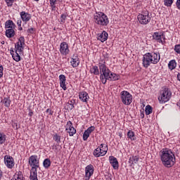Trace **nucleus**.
Here are the masks:
<instances>
[{"label": "nucleus", "mask_w": 180, "mask_h": 180, "mask_svg": "<svg viewBox=\"0 0 180 180\" xmlns=\"http://www.w3.org/2000/svg\"><path fill=\"white\" fill-rule=\"evenodd\" d=\"M93 154L94 157H96V158H98V157H103V155H105V152L102 153L101 149L98 147L96 149L94 150Z\"/></svg>", "instance_id": "23"}, {"label": "nucleus", "mask_w": 180, "mask_h": 180, "mask_svg": "<svg viewBox=\"0 0 180 180\" xmlns=\"http://www.w3.org/2000/svg\"><path fill=\"white\" fill-rule=\"evenodd\" d=\"M90 133L86 131V130L84 131V134H83V140L84 141H86V140H88V138L90 136Z\"/></svg>", "instance_id": "39"}, {"label": "nucleus", "mask_w": 180, "mask_h": 180, "mask_svg": "<svg viewBox=\"0 0 180 180\" xmlns=\"http://www.w3.org/2000/svg\"><path fill=\"white\" fill-rule=\"evenodd\" d=\"M119 80V75L115 73H110L108 81H117Z\"/></svg>", "instance_id": "33"}, {"label": "nucleus", "mask_w": 180, "mask_h": 180, "mask_svg": "<svg viewBox=\"0 0 180 180\" xmlns=\"http://www.w3.org/2000/svg\"><path fill=\"white\" fill-rule=\"evenodd\" d=\"M65 19H67V15L65 14H62L61 16H60L61 23H64Z\"/></svg>", "instance_id": "44"}, {"label": "nucleus", "mask_w": 180, "mask_h": 180, "mask_svg": "<svg viewBox=\"0 0 180 180\" xmlns=\"http://www.w3.org/2000/svg\"><path fill=\"white\" fill-rule=\"evenodd\" d=\"M169 69L172 70L176 68V61L175 60H172L168 63Z\"/></svg>", "instance_id": "29"}, {"label": "nucleus", "mask_w": 180, "mask_h": 180, "mask_svg": "<svg viewBox=\"0 0 180 180\" xmlns=\"http://www.w3.org/2000/svg\"><path fill=\"white\" fill-rule=\"evenodd\" d=\"M172 4H174V0H164V5L168 8L172 6Z\"/></svg>", "instance_id": "38"}, {"label": "nucleus", "mask_w": 180, "mask_h": 180, "mask_svg": "<svg viewBox=\"0 0 180 180\" xmlns=\"http://www.w3.org/2000/svg\"><path fill=\"white\" fill-rule=\"evenodd\" d=\"M27 32L29 34H33V33L36 32V30L33 27H31V28H29Z\"/></svg>", "instance_id": "42"}, {"label": "nucleus", "mask_w": 180, "mask_h": 180, "mask_svg": "<svg viewBox=\"0 0 180 180\" xmlns=\"http://www.w3.org/2000/svg\"><path fill=\"white\" fill-rule=\"evenodd\" d=\"M160 155L162 164L164 167H166V168H171L175 165V162H176L175 155L171 149H162L160 150Z\"/></svg>", "instance_id": "1"}, {"label": "nucleus", "mask_w": 180, "mask_h": 180, "mask_svg": "<svg viewBox=\"0 0 180 180\" xmlns=\"http://www.w3.org/2000/svg\"><path fill=\"white\" fill-rule=\"evenodd\" d=\"M145 113L146 115H151V113H153V107L150 105H146L145 108Z\"/></svg>", "instance_id": "34"}, {"label": "nucleus", "mask_w": 180, "mask_h": 180, "mask_svg": "<svg viewBox=\"0 0 180 180\" xmlns=\"http://www.w3.org/2000/svg\"><path fill=\"white\" fill-rule=\"evenodd\" d=\"M0 176H2V171L0 170Z\"/></svg>", "instance_id": "57"}, {"label": "nucleus", "mask_w": 180, "mask_h": 180, "mask_svg": "<svg viewBox=\"0 0 180 180\" xmlns=\"http://www.w3.org/2000/svg\"><path fill=\"white\" fill-rule=\"evenodd\" d=\"M59 51L62 56H67L70 53L68 44L65 41L60 43Z\"/></svg>", "instance_id": "9"}, {"label": "nucleus", "mask_w": 180, "mask_h": 180, "mask_svg": "<svg viewBox=\"0 0 180 180\" xmlns=\"http://www.w3.org/2000/svg\"><path fill=\"white\" fill-rule=\"evenodd\" d=\"M56 2H57V0H50L51 6H54L56 5Z\"/></svg>", "instance_id": "49"}, {"label": "nucleus", "mask_w": 180, "mask_h": 180, "mask_svg": "<svg viewBox=\"0 0 180 180\" xmlns=\"http://www.w3.org/2000/svg\"><path fill=\"white\" fill-rule=\"evenodd\" d=\"M109 160H110V163L111 164L113 169H119V162L117 161V159L113 156H110Z\"/></svg>", "instance_id": "15"}, {"label": "nucleus", "mask_w": 180, "mask_h": 180, "mask_svg": "<svg viewBox=\"0 0 180 180\" xmlns=\"http://www.w3.org/2000/svg\"><path fill=\"white\" fill-rule=\"evenodd\" d=\"M95 169L94 168V165H89L85 167V179L84 180H89L92 175H94V172Z\"/></svg>", "instance_id": "10"}, {"label": "nucleus", "mask_w": 180, "mask_h": 180, "mask_svg": "<svg viewBox=\"0 0 180 180\" xmlns=\"http://www.w3.org/2000/svg\"><path fill=\"white\" fill-rule=\"evenodd\" d=\"M161 56L155 53H146L143 56L142 64L144 68H147L151 64H158Z\"/></svg>", "instance_id": "2"}, {"label": "nucleus", "mask_w": 180, "mask_h": 180, "mask_svg": "<svg viewBox=\"0 0 180 180\" xmlns=\"http://www.w3.org/2000/svg\"><path fill=\"white\" fill-rule=\"evenodd\" d=\"M70 63L73 68H77V67L79 65V58H78V56H73Z\"/></svg>", "instance_id": "21"}, {"label": "nucleus", "mask_w": 180, "mask_h": 180, "mask_svg": "<svg viewBox=\"0 0 180 180\" xmlns=\"http://www.w3.org/2000/svg\"><path fill=\"white\" fill-rule=\"evenodd\" d=\"M30 179V180H39L37 179V170H36V169L33 168L32 170H31Z\"/></svg>", "instance_id": "25"}, {"label": "nucleus", "mask_w": 180, "mask_h": 180, "mask_svg": "<svg viewBox=\"0 0 180 180\" xmlns=\"http://www.w3.org/2000/svg\"><path fill=\"white\" fill-rule=\"evenodd\" d=\"M65 127V131L69 134V136L70 137H72V136H74V134L77 133V129L74 128V127L72 126V122L71 121H68L67 122Z\"/></svg>", "instance_id": "11"}, {"label": "nucleus", "mask_w": 180, "mask_h": 180, "mask_svg": "<svg viewBox=\"0 0 180 180\" xmlns=\"http://www.w3.org/2000/svg\"><path fill=\"white\" fill-rule=\"evenodd\" d=\"M20 15L22 22H25V23H27V22L32 19V15L29 13H26L25 11L20 12Z\"/></svg>", "instance_id": "14"}, {"label": "nucleus", "mask_w": 180, "mask_h": 180, "mask_svg": "<svg viewBox=\"0 0 180 180\" xmlns=\"http://www.w3.org/2000/svg\"><path fill=\"white\" fill-rule=\"evenodd\" d=\"M28 164L32 167L31 171H33L34 168L35 171H37V168H39V160H37V155H31L28 159Z\"/></svg>", "instance_id": "7"}, {"label": "nucleus", "mask_w": 180, "mask_h": 180, "mask_svg": "<svg viewBox=\"0 0 180 180\" xmlns=\"http://www.w3.org/2000/svg\"><path fill=\"white\" fill-rule=\"evenodd\" d=\"M171 96H172L171 90L168 88H165L160 91V96L158 97L160 103H165V102H168V101L171 99Z\"/></svg>", "instance_id": "4"}, {"label": "nucleus", "mask_w": 180, "mask_h": 180, "mask_svg": "<svg viewBox=\"0 0 180 180\" xmlns=\"http://www.w3.org/2000/svg\"><path fill=\"white\" fill-rule=\"evenodd\" d=\"M100 79L102 84H106V81H108V79H105L103 75H100Z\"/></svg>", "instance_id": "46"}, {"label": "nucleus", "mask_w": 180, "mask_h": 180, "mask_svg": "<svg viewBox=\"0 0 180 180\" xmlns=\"http://www.w3.org/2000/svg\"><path fill=\"white\" fill-rule=\"evenodd\" d=\"M17 25H18V27H20L22 26V20H18L17 21Z\"/></svg>", "instance_id": "51"}, {"label": "nucleus", "mask_w": 180, "mask_h": 180, "mask_svg": "<svg viewBox=\"0 0 180 180\" xmlns=\"http://www.w3.org/2000/svg\"><path fill=\"white\" fill-rule=\"evenodd\" d=\"M99 148H101V153H104V155H106V153H108V145L102 143L101 144Z\"/></svg>", "instance_id": "35"}, {"label": "nucleus", "mask_w": 180, "mask_h": 180, "mask_svg": "<svg viewBox=\"0 0 180 180\" xmlns=\"http://www.w3.org/2000/svg\"><path fill=\"white\" fill-rule=\"evenodd\" d=\"M43 165H44V168H46V169L50 168V167L51 165V161L50 160V159H49V158L45 159L44 160Z\"/></svg>", "instance_id": "31"}, {"label": "nucleus", "mask_w": 180, "mask_h": 180, "mask_svg": "<svg viewBox=\"0 0 180 180\" xmlns=\"http://www.w3.org/2000/svg\"><path fill=\"white\" fill-rule=\"evenodd\" d=\"M139 160H140V158L137 155L130 157L129 159V164L131 166L134 165V164H137L139 162Z\"/></svg>", "instance_id": "24"}, {"label": "nucleus", "mask_w": 180, "mask_h": 180, "mask_svg": "<svg viewBox=\"0 0 180 180\" xmlns=\"http://www.w3.org/2000/svg\"><path fill=\"white\" fill-rule=\"evenodd\" d=\"M4 164L7 167V168L12 169V168H13V167H15V160H13V158L12 156L5 155L4 156Z\"/></svg>", "instance_id": "8"}, {"label": "nucleus", "mask_w": 180, "mask_h": 180, "mask_svg": "<svg viewBox=\"0 0 180 180\" xmlns=\"http://www.w3.org/2000/svg\"><path fill=\"white\" fill-rule=\"evenodd\" d=\"M4 77V66L0 65V78Z\"/></svg>", "instance_id": "45"}, {"label": "nucleus", "mask_w": 180, "mask_h": 180, "mask_svg": "<svg viewBox=\"0 0 180 180\" xmlns=\"http://www.w3.org/2000/svg\"><path fill=\"white\" fill-rule=\"evenodd\" d=\"M90 72L91 74H94V75H99V68H98V66L94 65L91 68H90Z\"/></svg>", "instance_id": "28"}, {"label": "nucleus", "mask_w": 180, "mask_h": 180, "mask_svg": "<svg viewBox=\"0 0 180 180\" xmlns=\"http://www.w3.org/2000/svg\"><path fill=\"white\" fill-rule=\"evenodd\" d=\"M6 141V135L0 133V144H4Z\"/></svg>", "instance_id": "37"}, {"label": "nucleus", "mask_w": 180, "mask_h": 180, "mask_svg": "<svg viewBox=\"0 0 180 180\" xmlns=\"http://www.w3.org/2000/svg\"><path fill=\"white\" fill-rule=\"evenodd\" d=\"M53 140L57 144H60V143H61V136L58 135V134H55L53 135Z\"/></svg>", "instance_id": "36"}, {"label": "nucleus", "mask_w": 180, "mask_h": 180, "mask_svg": "<svg viewBox=\"0 0 180 180\" xmlns=\"http://www.w3.org/2000/svg\"><path fill=\"white\" fill-rule=\"evenodd\" d=\"M51 8H52L53 11H54V8H56V4L53 5V6H51Z\"/></svg>", "instance_id": "56"}, {"label": "nucleus", "mask_w": 180, "mask_h": 180, "mask_svg": "<svg viewBox=\"0 0 180 180\" xmlns=\"http://www.w3.org/2000/svg\"><path fill=\"white\" fill-rule=\"evenodd\" d=\"M75 105V100H70L66 103L67 110H72Z\"/></svg>", "instance_id": "26"}, {"label": "nucleus", "mask_w": 180, "mask_h": 180, "mask_svg": "<svg viewBox=\"0 0 180 180\" xmlns=\"http://www.w3.org/2000/svg\"><path fill=\"white\" fill-rule=\"evenodd\" d=\"M120 98L122 103L127 106H129L131 104V102H133V96H131L127 91H121Z\"/></svg>", "instance_id": "6"}, {"label": "nucleus", "mask_w": 180, "mask_h": 180, "mask_svg": "<svg viewBox=\"0 0 180 180\" xmlns=\"http://www.w3.org/2000/svg\"><path fill=\"white\" fill-rule=\"evenodd\" d=\"M174 51H176V53L178 54H180V44L176 45L174 46Z\"/></svg>", "instance_id": "43"}, {"label": "nucleus", "mask_w": 180, "mask_h": 180, "mask_svg": "<svg viewBox=\"0 0 180 180\" xmlns=\"http://www.w3.org/2000/svg\"><path fill=\"white\" fill-rule=\"evenodd\" d=\"M86 131L91 134L92 131H95V127L94 126H91Z\"/></svg>", "instance_id": "41"}, {"label": "nucleus", "mask_w": 180, "mask_h": 180, "mask_svg": "<svg viewBox=\"0 0 180 180\" xmlns=\"http://www.w3.org/2000/svg\"><path fill=\"white\" fill-rule=\"evenodd\" d=\"M176 7L180 9V0H177L176 2Z\"/></svg>", "instance_id": "52"}, {"label": "nucleus", "mask_w": 180, "mask_h": 180, "mask_svg": "<svg viewBox=\"0 0 180 180\" xmlns=\"http://www.w3.org/2000/svg\"><path fill=\"white\" fill-rule=\"evenodd\" d=\"M153 39L156 40L158 43H162V39L164 37V33L162 32H154L153 35Z\"/></svg>", "instance_id": "17"}, {"label": "nucleus", "mask_w": 180, "mask_h": 180, "mask_svg": "<svg viewBox=\"0 0 180 180\" xmlns=\"http://www.w3.org/2000/svg\"><path fill=\"white\" fill-rule=\"evenodd\" d=\"M110 77V72H107V74L105 75V76H103V77L105 78V79H108Z\"/></svg>", "instance_id": "47"}, {"label": "nucleus", "mask_w": 180, "mask_h": 180, "mask_svg": "<svg viewBox=\"0 0 180 180\" xmlns=\"http://www.w3.org/2000/svg\"><path fill=\"white\" fill-rule=\"evenodd\" d=\"M15 176H20V178H23V174L22 172H18V174H15Z\"/></svg>", "instance_id": "50"}, {"label": "nucleus", "mask_w": 180, "mask_h": 180, "mask_svg": "<svg viewBox=\"0 0 180 180\" xmlns=\"http://www.w3.org/2000/svg\"><path fill=\"white\" fill-rule=\"evenodd\" d=\"M1 44H5V41H3L1 42Z\"/></svg>", "instance_id": "59"}, {"label": "nucleus", "mask_w": 180, "mask_h": 180, "mask_svg": "<svg viewBox=\"0 0 180 180\" xmlns=\"http://www.w3.org/2000/svg\"><path fill=\"white\" fill-rule=\"evenodd\" d=\"M99 70L101 75H103V77L106 76L108 72H110V70L106 68V63L105 61L99 63Z\"/></svg>", "instance_id": "13"}, {"label": "nucleus", "mask_w": 180, "mask_h": 180, "mask_svg": "<svg viewBox=\"0 0 180 180\" xmlns=\"http://www.w3.org/2000/svg\"><path fill=\"white\" fill-rule=\"evenodd\" d=\"M141 117L142 119H143V117H144V113H141Z\"/></svg>", "instance_id": "54"}, {"label": "nucleus", "mask_w": 180, "mask_h": 180, "mask_svg": "<svg viewBox=\"0 0 180 180\" xmlns=\"http://www.w3.org/2000/svg\"><path fill=\"white\" fill-rule=\"evenodd\" d=\"M25 44V37H20L18 39V42L15 44V51L22 53L24 50L23 45Z\"/></svg>", "instance_id": "12"}, {"label": "nucleus", "mask_w": 180, "mask_h": 180, "mask_svg": "<svg viewBox=\"0 0 180 180\" xmlns=\"http://www.w3.org/2000/svg\"><path fill=\"white\" fill-rule=\"evenodd\" d=\"M138 20L141 25H148L151 22V16L148 11H143L137 16Z\"/></svg>", "instance_id": "5"}, {"label": "nucleus", "mask_w": 180, "mask_h": 180, "mask_svg": "<svg viewBox=\"0 0 180 180\" xmlns=\"http://www.w3.org/2000/svg\"><path fill=\"white\" fill-rule=\"evenodd\" d=\"M46 113H49V114L51 115H53V114L54 113V111L51 110V109H50V108H48V109L46 110Z\"/></svg>", "instance_id": "48"}, {"label": "nucleus", "mask_w": 180, "mask_h": 180, "mask_svg": "<svg viewBox=\"0 0 180 180\" xmlns=\"http://www.w3.org/2000/svg\"><path fill=\"white\" fill-rule=\"evenodd\" d=\"M127 136H128V139H130V140L133 141L136 140V135L134 134V132L133 131L129 130L127 132Z\"/></svg>", "instance_id": "32"}, {"label": "nucleus", "mask_w": 180, "mask_h": 180, "mask_svg": "<svg viewBox=\"0 0 180 180\" xmlns=\"http://www.w3.org/2000/svg\"><path fill=\"white\" fill-rule=\"evenodd\" d=\"M15 27V23L12 20H8L5 22V29H13Z\"/></svg>", "instance_id": "27"}, {"label": "nucleus", "mask_w": 180, "mask_h": 180, "mask_svg": "<svg viewBox=\"0 0 180 180\" xmlns=\"http://www.w3.org/2000/svg\"><path fill=\"white\" fill-rule=\"evenodd\" d=\"M15 124V129H18V124Z\"/></svg>", "instance_id": "58"}, {"label": "nucleus", "mask_w": 180, "mask_h": 180, "mask_svg": "<svg viewBox=\"0 0 180 180\" xmlns=\"http://www.w3.org/2000/svg\"><path fill=\"white\" fill-rule=\"evenodd\" d=\"M10 53L15 61H16L17 63H19V61H20V56L19 55V53H18V51L16 50L15 51L13 49V48H11L10 49Z\"/></svg>", "instance_id": "18"}, {"label": "nucleus", "mask_w": 180, "mask_h": 180, "mask_svg": "<svg viewBox=\"0 0 180 180\" xmlns=\"http://www.w3.org/2000/svg\"><path fill=\"white\" fill-rule=\"evenodd\" d=\"M98 40H100L101 43H103L104 41H106L108 40V37H109V34L105 31H103L102 33L98 34Z\"/></svg>", "instance_id": "16"}, {"label": "nucleus", "mask_w": 180, "mask_h": 180, "mask_svg": "<svg viewBox=\"0 0 180 180\" xmlns=\"http://www.w3.org/2000/svg\"><path fill=\"white\" fill-rule=\"evenodd\" d=\"M59 81H60V88L63 89V91H67V86L65 85V81H66L65 75H60Z\"/></svg>", "instance_id": "19"}, {"label": "nucleus", "mask_w": 180, "mask_h": 180, "mask_svg": "<svg viewBox=\"0 0 180 180\" xmlns=\"http://www.w3.org/2000/svg\"><path fill=\"white\" fill-rule=\"evenodd\" d=\"M11 98H4L2 101L1 103H4V106L6 108H9L11 106Z\"/></svg>", "instance_id": "30"}, {"label": "nucleus", "mask_w": 180, "mask_h": 180, "mask_svg": "<svg viewBox=\"0 0 180 180\" xmlns=\"http://www.w3.org/2000/svg\"><path fill=\"white\" fill-rule=\"evenodd\" d=\"M6 36L8 39H12L15 37V30L13 28H8L6 30Z\"/></svg>", "instance_id": "22"}, {"label": "nucleus", "mask_w": 180, "mask_h": 180, "mask_svg": "<svg viewBox=\"0 0 180 180\" xmlns=\"http://www.w3.org/2000/svg\"><path fill=\"white\" fill-rule=\"evenodd\" d=\"M18 30H23V28L22 27V26L18 27Z\"/></svg>", "instance_id": "55"}, {"label": "nucleus", "mask_w": 180, "mask_h": 180, "mask_svg": "<svg viewBox=\"0 0 180 180\" xmlns=\"http://www.w3.org/2000/svg\"><path fill=\"white\" fill-rule=\"evenodd\" d=\"M79 98L82 101V102H88L89 96H88V93H86V91H81L79 94Z\"/></svg>", "instance_id": "20"}, {"label": "nucleus", "mask_w": 180, "mask_h": 180, "mask_svg": "<svg viewBox=\"0 0 180 180\" xmlns=\"http://www.w3.org/2000/svg\"><path fill=\"white\" fill-rule=\"evenodd\" d=\"M34 112L33 111H32V110H30V111L28 113V116H30V117H32V116H33Z\"/></svg>", "instance_id": "53"}, {"label": "nucleus", "mask_w": 180, "mask_h": 180, "mask_svg": "<svg viewBox=\"0 0 180 180\" xmlns=\"http://www.w3.org/2000/svg\"><path fill=\"white\" fill-rule=\"evenodd\" d=\"M95 23L99 25L100 26H108L109 25V19L108 15H106L103 12L96 13V15H94Z\"/></svg>", "instance_id": "3"}, {"label": "nucleus", "mask_w": 180, "mask_h": 180, "mask_svg": "<svg viewBox=\"0 0 180 180\" xmlns=\"http://www.w3.org/2000/svg\"><path fill=\"white\" fill-rule=\"evenodd\" d=\"M5 1L7 4V6H12L13 5V2H15V0H5Z\"/></svg>", "instance_id": "40"}]
</instances>
